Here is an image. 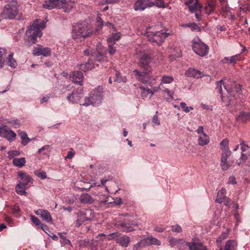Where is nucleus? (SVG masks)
<instances>
[{"label": "nucleus", "mask_w": 250, "mask_h": 250, "mask_svg": "<svg viewBox=\"0 0 250 250\" xmlns=\"http://www.w3.org/2000/svg\"><path fill=\"white\" fill-rule=\"evenodd\" d=\"M117 236V232H114V233H111L110 234H108L107 235H106L104 233H101L97 235V236L96 237L97 239V240H96V241H103L104 239H106V240H112V239H114L115 238V237Z\"/></svg>", "instance_id": "26"}, {"label": "nucleus", "mask_w": 250, "mask_h": 250, "mask_svg": "<svg viewBox=\"0 0 250 250\" xmlns=\"http://www.w3.org/2000/svg\"><path fill=\"white\" fill-rule=\"evenodd\" d=\"M154 6L155 5L158 8H164L167 6L164 0H155L153 1Z\"/></svg>", "instance_id": "45"}, {"label": "nucleus", "mask_w": 250, "mask_h": 250, "mask_svg": "<svg viewBox=\"0 0 250 250\" xmlns=\"http://www.w3.org/2000/svg\"><path fill=\"white\" fill-rule=\"evenodd\" d=\"M133 72L137 77V79L139 81L144 83H147L149 79L148 73L150 72L145 71V72H140L137 69H135Z\"/></svg>", "instance_id": "18"}, {"label": "nucleus", "mask_w": 250, "mask_h": 250, "mask_svg": "<svg viewBox=\"0 0 250 250\" xmlns=\"http://www.w3.org/2000/svg\"><path fill=\"white\" fill-rule=\"evenodd\" d=\"M33 55L34 56L43 55L44 57H48L51 55V49L49 47H43L42 46H39L34 48Z\"/></svg>", "instance_id": "17"}, {"label": "nucleus", "mask_w": 250, "mask_h": 250, "mask_svg": "<svg viewBox=\"0 0 250 250\" xmlns=\"http://www.w3.org/2000/svg\"><path fill=\"white\" fill-rule=\"evenodd\" d=\"M182 240L181 239H176L172 237L170 239L169 242L170 243V245L171 247H173L176 245L177 244L180 243L181 242H182Z\"/></svg>", "instance_id": "54"}, {"label": "nucleus", "mask_w": 250, "mask_h": 250, "mask_svg": "<svg viewBox=\"0 0 250 250\" xmlns=\"http://www.w3.org/2000/svg\"><path fill=\"white\" fill-rule=\"evenodd\" d=\"M113 44L110 43H108L109 53L111 55L114 54L116 52V49L113 47Z\"/></svg>", "instance_id": "55"}, {"label": "nucleus", "mask_w": 250, "mask_h": 250, "mask_svg": "<svg viewBox=\"0 0 250 250\" xmlns=\"http://www.w3.org/2000/svg\"><path fill=\"white\" fill-rule=\"evenodd\" d=\"M76 226L79 227L85 221H89L94 217L93 211L90 209H83L77 212Z\"/></svg>", "instance_id": "6"}, {"label": "nucleus", "mask_w": 250, "mask_h": 250, "mask_svg": "<svg viewBox=\"0 0 250 250\" xmlns=\"http://www.w3.org/2000/svg\"><path fill=\"white\" fill-rule=\"evenodd\" d=\"M35 213L45 222L50 224L53 223L52 216L48 210L40 208L35 211Z\"/></svg>", "instance_id": "16"}, {"label": "nucleus", "mask_w": 250, "mask_h": 250, "mask_svg": "<svg viewBox=\"0 0 250 250\" xmlns=\"http://www.w3.org/2000/svg\"><path fill=\"white\" fill-rule=\"evenodd\" d=\"M120 0H102L100 3L101 5L105 4H114L119 3Z\"/></svg>", "instance_id": "44"}, {"label": "nucleus", "mask_w": 250, "mask_h": 250, "mask_svg": "<svg viewBox=\"0 0 250 250\" xmlns=\"http://www.w3.org/2000/svg\"><path fill=\"white\" fill-rule=\"evenodd\" d=\"M238 118L242 122H245L250 119V112L246 113L245 112H242L240 113Z\"/></svg>", "instance_id": "40"}, {"label": "nucleus", "mask_w": 250, "mask_h": 250, "mask_svg": "<svg viewBox=\"0 0 250 250\" xmlns=\"http://www.w3.org/2000/svg\"><path fill=\"white\" fill-rule=\"evenodd\" d=\"M96 242H97V241L94 240H92L91 241H88L86 246H89V247H94V246L96 247L97 246Z\"/></svg>", "instance_id": "61"}, {"label": "nucleus", "mask_w": 250, "mask_h": 250, "mask_svg": "<svg viewBox=\"0 0 250 250\" xmlns=\"http://www.w3.org/2000/svg\"><path fill=\"white\" fill-rule=\"evenodd\" d=\"M19 176L21 179L20 181H22L23 180V181L27 183V186H31L32 183V179L26 175L25 173H19Z\"/></svg>", "instance_id": "30"}, {"label": "nucleus", "mask_w": 250, "mask_h": 250, "mask_svg": "<svg viewBox=\"0 0 250 250\" xmlns=\"http://www.w3.org/2000/svg\"><path fill=\"white\" fill-rule=\"evenodd\" d=\"M103 88L98 86L90 93L89 97L84 99L83 103H80V105L88 106L89 105H98L100 104L103 99Z\"/></svg>", "instance_id": "4"}, {"label": "nucleus", "mask_w": 250, "mask_h": 250, "mask_svg": "<svg viewBox=\"0 0 250 250\" xmlns=\"http://www.w3.org/2000/svg\"><path fill=\"white\" fill-rule=\"evenodd\" d=\"M21 139V143L23 146H26L31 141V139L27 137V133L22 131L20 134Z\"/></svg>", "instance_id": "38"}, {"label": "nucleus", "mask_w": 250, "mask_h": 250, "mask_svg": "<svg viewBox=\"0 0 250 250\" xmlns=\"http://www.w3.org/2000/svg\"><path fill=\"white\" fill-rule=\"evenodd\" d=\"M140 89L141 90V96L144 98L148 96L151 98L153 95V92L147 87L140 86Z\"/></svg>", "instance_id": "29"}, {"label": "nucleus", "mask_w": 250, "mask_h": 250, "mask_svg": "<svg viewBox=\"0 0 250 250\" xmlns=\"http://www.w3.org/2000/svg\"><path fill=\"white\" fill-rule=\"evenodd\" d=\"M180 106L182 109L186 113H188L191 110L193 109V107L192 106H187L186 105V104L184 102H182L180 103Z\"/></svg>", "instance_id": "48"}, {"label": "nucleus", "mask_w": 250, "mask_h": 250, "mask_svg": "<svg viewBox=\"0 0 250 250\" xmlns=\"http://www.w3.org/2000/svg\"><path fill=\"white\" fill-rule=\"evenodd\" d=\"M171 227L172 230L174 232H180L182 231V228L178 225H173Z\"/></svg>", "instance_id": "57"}, {"label": "nucleus", "mask_w": 250, "mask_h": 250, "mask_svg": "<svg viewBox=\"0 0 250 250\" xmlns=\"http://www.w3.org/2000/svg\"><path fill=\"white\" fill-rule=\"evenodd\" d=\"M93 33V31L90 26L85 24L79 23L73 26L72 36L74 40L82 41L92 35Z\"/></svg>", "instance_id": "2"}, {"label": "nucleus", "mask_w": 250, "mask_h": 250, "mask_svg": "<svg viewBox=\"0 0 250 250\" xmlns=\"http://www.w3.org/2000/svg\"><path fill=\"white\" fill-rule=\"evenodd\" d=\"M231 153V152L230 149L222 151V156L221 158V160H222L223 162L227 161L228 158L230 156Z\"/></svg>", "instance_id": "41"}, {"label": "nucleus", "mask_w": 250, "mask_h": 250, "mask_svg": "<svg viewBox=\"0 0 250 250\" xmlns=\"http://www.w3.org/2000/svg\"><path fill=\"white\" fill-rule=\"evenodd\" d=\"M26 187L27 183H25L24 181H20V183L15 188L17 193L19 195L27 196L28 193L25 190Z\"/></svg>", "instance_id": "24"}, {"label": "nucleus", "mask_w": 250, "mask_h": 250, "mask_svg": "<svg viewBox=\"0 0 250 250\" xmlns=\"http://www.w3.org/2000/svg\"><path fill=\"white\" fill-rule=\"evenodd\" d=\"M222 81H223V80H221L216 83V84H217L216 89L221 94H222Z\"/></svg>", "instance_id": "58"}, {"label": "nucleus", "mask_w": 250, "mask_h": 250, "mask_svg": "<svg viewBox=\"0 0 250 250\" xmlns=\"http://www.w3.org/2000/svg\"><path fill=\"white\" fill-rule=\"evenodd\" d=\"M83 78V73L80 71H74L70 75V78L72 81L80 85H82Z\"/></svg>", "instance_id": "19"}, {"label": "nucleus", "mask_w": 250, "mask_h": 250, "mask_svg": "<svg viewBox=\"0 0 250 250\" xmlns=\"http://www.w3.org/2000/svg\"><path fill=\"white\" fill-rule=\"evenodd\" d=\"M119 228L124 232H128L133 230L132 224L127 221H124L118 224Z\"/></svg>", "instance_id": "23"}, {"label": "nucleus", "mask_w": 250, "mask_h": 250, "mask_svg": "<svg viewBox=\"0 0 250 250\" xmlns=\"http://www.w3.org/2000/svg\"><path fill=\"white\" fill-rule=\"evenodd\" d=\"M118 233H117V236L114 239L120 246L123 247H127L130 243V239L129 237L126 235H124L119 237Z\"/></svg>", "instance_id": "22"}, {"label": "nucleus", "mask_w": 250, "mask_h": 250, "mask_svg": "<svg viewBox=\"0 0 250 250\" xmlns=\"http://www.w3.org/2000/svg\"><path fill=\"white\" fill-rule=\"evenodd\" d=\"M79 200L81 203L84 204H91L94 201L91 195L87 193L82 194L80 197Z\"/></svg>", "instance_id": "28"}, {"label": "nucleus", "mask_w": 250, "mask_h": 250, "mask_svg": "<svg viewBox=\"0 0 250 250\" xmlns=\"http://www.w3.org/2000/svg\"><path fill=\"white\" fill-rule=\"evenodd\" d=\"M241 60L240 54H237L231 57H225L222 61V63L234 65L237 62Z\"/></svg>", "instance_id": "21"}, {"label": "nucleus", "mask_w": 250, "mask_h": 250, "mask_svg": "<svg viewBox=\"0 0 250 250\" xmlns=\"http://www.w3.org/2000/svg\"><path fill=\"white\" fill-rule=\"evenodd\" d=\"M226 189L224 188H222L221 190H220L217 193V196L216 199V202L219 203H222L223 202V199H227V197L226 196Z\"/></svg>", "instance_id": "31"}, {"label": "nucleus", "mask_w": 250, "mask_h": 250, "mask_svg": "<svg viewBox=\"0 0 250 250\" xmlns=\"http://www.w3.org/2000/svg\"><path fill=\"white\" fill-rule=\"evenodd\" d=\"M83 95V92L82 87L73 90L67 96V100L72 103H83L81 101V99Z\"/></svg>", "instance_id": "9"}, {"label": "nucleus", "mask_w": 250, "mask_h": 250, "mask_svg": "<svg viewBox=\"0 0 250 250\" xmlns=\"http://www.w3.org/2000/svg\"><path fill=\"white\" fill-rule=\"evenodd\" d=\"M7 123L11 125L14 128H18L21 126V124L18 120H8Z\"/></svg>", "instance_id": "49"}, {"label": "nucleus", "mask_w": 250, "mask_h": 250, "mask_svg": "<svg viewBox=\"0 0 250 250\" xmlns=\"http://www.w3.org/2000/svg\"><path fill=\"white\" fill-rule=\"evenodd\" d=\"M228 183L229 184H236V181L235 180V178L233 176H230L228 180Z\"/></svg>", "instance_id": "64"}, {"label": "nucleus", "mask_w": 250, "mask_h": 250, "mask_svg": "<svg viewBox=\"0 0 250 250\" xmlns=\"http://www.w3.org/2000/svg\"><path fill=\"white\" fill-rule=\"evenodd\" d=\"M174 81V78L168 75H163L161 79L160 84H162V87L164 88V92L166 93L171 99H173V92H171L164 85L165 84H170Z\"/></svg>", "instance_id": "12"}, {"label": "nucleus", "mask_w": 250, "mask_h": 250, "mask_svg": "<svg viewBox=\"0 0 250 250\" xmlns=\"http://www.w3.org/2000/svg\"><path fill=\"white\" fill-rule=\"evenodd\" d=\"M65 0H48L43 4V7L48 9L63 6L65 4Z\"/></svg>", "instance_id": "15"}, {"label": "nucleus", "mask_w": 250, "mask_h": 250, "mask_svg": "<svg viewBox=\"0 0 250 250\" xmlns=\"http://www.w3.org/2000/svg\"><path fill=\"white\" fill-rule=\"evenodd\" d=\"M17 0H10L8 3L5 5L3 14L9 19H14L18 15L19 11Z\"/></svg>", "instance_id": "5"}, {"label": "nucleus", "mask_w": 250, "mask_h": 250, "mask_svg": "<svg viewBox=\"0 0 250 250\" xmlns=\"http://www.w3.org/2000/svg\"><path fill=\"white\" fill-rule=\"evenodd\" d=\"M185 4L188 7L191 12H193L200 7L197 0H187L185 2Z\"/></svg>", "instance_id": "25"}, {"label": "nucleus", "mask_w": 250, "mask_h": 250, "mask_svg": "<svg viewBox=\"0 0 250 250\" xmlns=\"http://www.w3.org/2000/svg\"><path fill=\"white\" fill-rule=\"evenodd\" d=\"M58 235L60 238V243L62 246H64L65 245L69 244L71 246H72L71 243L69 240L66 238L65 236V233L64 232H60L58 233Z\"/></svg>", "instance_id": "33"}, {"label": "nucleus", "mask_w": 250, "mask_h": 250, "mask_svg": "<svg viewBox=\"0 0 250 250\" xmlns=\"http://www.w3.org/2000/svg\"><path fill=\"white\" fill-rule=\"evenodd\" d=\"M97 27L95 29V32H98L102 28V26L103 25V21H102V19L100 17H98L97 19Z\"/></svg>", "instance_id": "51"}, {"label": "nucleus", "mask_w": 250, "mask_h": 250, "mask_svg": "<svg viewBox=\"0 0 250 250\" xmlns=\"http://www.w3.org/2000/svg\"><path fill=\"white\" fill-rule=\"evenodd\" d=\"M154 6L152 0H137L134 3L133 8L135 11H144L147 8Z\"/></svg>", "instance_id": "11"}, {"label": "nucleus", "mask_w": 250, "mask_h": 250, "mask_svg": "<svg viewBox=\"0 0 250 250\" xmlns=\"http://www.w3.org/2000/svg\"><path fill=\"white\" fill-rule=\"evenodd\" d=\"M14 53L11 52L8 57V63L9 66L13 68H16L17 65L16 60L13 58Z\"/></svg>", "instance_id": "36"}, {"label": "nucleus", "mask_w": 250, "mask_h": 250, "mask_svg": "<svg viewBox=\"0 0 250 250\" xmlns=\"http://www.w3.org/2000/svg\"><path fill=\"white\" fill-rule=\"evenodd\" d=\"M30 217H31V220L32 222L36 226L39 227L42 224L40 220H39V219L38 217H37L34 215H31Z\"/></svg>", "instance_id": "52"}, {"label": "nucleus", "mask_w": 250, "mask_h": 250, "mask_svg": "<svg viewBox=\"0 0 250 250\" xmlns=\"http://www.w3.org/2000/svg\"><path fill=\"white\" fill-rule=\"evenodd\" d=\"M120 37L119 33L112 34L111 36L107 39L108 43L114 44L117 41L120 39Z\"/></svg>", "instance_id": "39"}, {"label": "nucleus", "mask_w": 250, "mask_h": 250, "mask_svg": "<svg viewBox=\"0 0 250 250\" xmlns=\"http://www.w3.org/2000/svg\"><path fill=\"white\" fill-rule=\"evenodd\" d=\"M209 142V138L206 134H202L199 135L198 138V143L200 146H205Z\"/></svg>", "instance_id": "32"}, {"label": "nucleus", "mask_w": 250, "mask_h": 250, "mask_svg": "<svg viewBox=\"0 0 250 250\" xmlns=\"http://www.w3.org/2000/svg\"><path fill=\"white\" fill-rule=\"evenodd\" d=\"M19 154V152L18 151H11L8 152L9 157L11 158L18 156Z\"/></svg>", "instance_id": "63"}, {"label": "nucleus", "mask_w": 250, "mask_h": 250, "mask_svg": "<svg viewBox=\"0 0 250 250\" xmlns=\"http://www.w3.org/2000/svg\"><path fill=\"white\" fill-rule=\"evenodd\" d=\"M192 49L197 55L203 57L208 53L209 48L207 44L199 40L197 42H193Z\"/></svg>", "instance_id": "8"}, {"label": "nucleus", "mask_w": 250, "mask_h": 250, "mask_svg": "<svg viewBox=\"0 0 250 250\" xmlns=\"http://www.w3.org/2000/svg\"><path fill=\"white\" fill-rule=\"evenodd\" d=\"M220 145L222 151L229 149V140L227 139H225L222 141Z\"/></svg>", "instance_id": "42"}, {"label": "nucleus", "mask_w": 250, "mask_h": 250, "mask_svg": "<svg viewBox=\"0 0 250 250\" xmlns=\"http://www.w3.org/2000/svg\"><path fill=\"white\" fill-rule=\"evenodd\" d=\"M95 66L94 63L90 61H89L86 63H82L80 65V68L81 70L84 72L89 70H91Z\"/></svg>", "instance_id": "35"}, {"label": "nucleus", "mask_w": 250, "mask_h": 250, "mask_svg": "<svg viewBox=\"0 0 250 250\" xmlns=\"http://www.w3.org/2000/svg\"><path fill=\"white\" fill-rule=\"evenodd\" d=\"M75 155V152L72 148H70L67 155L65 157L64 159H71L74 157Z\"/></svg>", "instance_id": "53"}, {"label": "nucleus", "mask_w": 250, "mask_h": 250, "mask_svg": "<svg viewBox=\"0 0 250 250\" xmlns=\"http://www.w3.org/2000/svg\"><path fill=\"white\" fill-rule=\"evenodd\" d=\"M13 163L15 166L21 167L24 165L25 160L24 158H16L13 159Z\"/></svg>", "instance_id": "37"}, {"label": "nucleus", "mask_w": 250, "mask_h": 250, "mask_svg": "<svg viewBox=\"0 0 250 250\" xmlns=\"http://www.w3.org/2000/svg\"><path fill=\"white\" fill-rule=\"evenodd\" d=\"M152 122L155 125H160V121L158 120V116L157 115H155L152 119Z\"/></svg>", "instance_id": "62"}, {"label": "nucleus", "mask_w": 250, "mask_h": 250, "mask_svg": "<svg viewBox=\"0 0 250 250\" xmlns=\"http://www.w3.org/2000/svg\"><path fill=\"white\" fill-rule=\"evenodd\" d=\"M151 90L153 92V94L155 92L158 91L159 90H162L164 92V88L162 86V84H160L158 86H155L152 88Z\"/></svg>", "instance_id": "56"}, {"label": "nucleus", "mask_w": 250, "mask_h": 250, "mask_svg": "<svg viewBox=\"0 0 250 250\" xmlns=\"http://www.w3.org/2000/svg\"><path fill=\"white\" fill-rule=\"evenodd\" d=\"M115 76H116V78L114 80V81L115 82H117L119 83H121V82H126V78L125 77H123L121 76L120 75V73L115 70Z\"/></svg>", "instance_id": "43"}, {"label": "nucleus", "mask_w": 250, "mask_h": 250, "mask_svg": "<svg viewBox=\"0 0 250 250\" xmlns=\"http://www.w3.org/2000/svg\"><path fill=\"white\" fill-rule=\"evenodd\" d=\"M186 75L188 77H193L195 78H199L202 77L201 72L193 68H189L186 72Z\"/></svg>", "instance_id": "27"}, {"label": "nucleus", "mask_w": 250, "mask_h": 250, "mask_svg": "<svg viewBox=\"0 0 250 250\" xmlns=\"http://www.w3.org/2000/svg\"><path fill=\"white\" fill-rule=\"evenodd\" d=\"M0 135L9 141L14 140L16 137V134L6 125L0 127Z\"/></svg>", "instance_id": "14"}, {"label": "nucleus", "mask_w": 250, "mask_h": 250, "mask_svg": "<svg viewBox=\"0 0 250 250\" xmlns=\"http://www.w3.org/2000/svg\"><path fill=\"white\" fill-rule=\"evenodd\" d=\"M45 23L43 21H40L36 20L29 25L26 32V36L28 37L29 41L34 44L36 42L37 38L42 36L41 29L45 28Z\"/></svg>", "instance_id": "1"}, {"label": "nucleus", "mask_w": 250, "mask_h": 250, "mask_svg": "<svg viewBox=\"0 0 250 250\" xmlns=\"http://www.w3.org/2000/svg\"><path fill=\"white\" fill-rule=\"evenodd\" d=\"M220 165L223 170H227L231 166V164H230V162L228 161V160L225 161L224 162H223L222 160H221Z\"/></svg>", "instance_id": "46"}, {"label": "nucleus", "mask_w": 250, "mask_h": 250, "mask_svg": "<svg viewBox=\"0 0 250 250\" xmlns=\"http://www.w3.org/2000/svg\"><path fill=\"white\" fill-rule=\"evenodd\" d=\"M94 52V51H93V50L90 49H87L84 51V54L85 55L89 56L90 55L92 58L94 56V55H93Z\"/></svg>", "instance_id": "59"}, {"label": "nucleus", "mask_w": 250, "mask_h": 250, "mask_svg": "<svg viewBox=\"0 0 250 250\" xmlns=\"http://www.w3.org/2000/svg\"><path fill=\"white\" fill-rule=\"evenodd\" d=\"M51 94L46 95L45 96L43 97L42 98L40 102L41 104L47 102L49 99L50 98Z\"/></svg>", "instance_id": "60"}, {"label": "nucleus", "mask_w": 250, "mask_h": 250, "mask_svg": "<svg viewBox=\"0 0 250 250\" xmlns=\"http://www.w3.org/2000/svg\"><path fill=\"white\" fill-rule=\"evenodd\" d=\"M237 244L235 241L229 240L226 243L223 250H235Z\"/></svg>", "instance_id": "34"}, {"label": "nucleus", "mask_w": 250, "mask_h": 250, "mask_svg": "<svg viewBox=\"0 0 250 250\" xmlns=\"http://www.w3.org/2000/svg\"><path fill=\"white\" fill-rule=\"evenodd\" d=\"M93 55H94V56L92 58H93L94 59H95L96 61L97 62H100L104 60V57L103 55H102L101 53L99 52L96 53L95 52H94Z\"/></svg>", "instance_id": "50"}, {"label": "nucleus", "mask_w": 250, "mask_h": 250, "mask_svg": "<svg viewBox=\"0 0 250 250\" xmlns=\"http://www.w3.org/2000/svg\"><path fill=\"white\" fill-rule=\"evenodd\" d=\"M151 56L148 54H144L140 58L139 65L145 71L151 72Z\"/></svg>", "instance_id": "10"}, {"label": "nucleus", "mask_w": 250, "mask_h": 250, "mask_svg": "<svg viewBox=\"0 0 250 250\" xmlns=\"http://www.w3.org/2000/svg\"><path fill=\"white\" fill-rule=\"evenodd\" d=\"M161 245V242L156 238L153 237H147L141 240L140 242L136 244L133 246V250H138L140 248H143L150 245Z\"/></svg>", "instance_id": "7"}, {"label": "nucleus", "mask_w": 250, "mask_h": 250, "mask_svg": "<svg viewBox=\"0 0 250 250\" xmlns=\"http://www.w3.org/2000/svg\"><path fill=\"white\" fill-rule=\"evenodd\" d=\"M183 244L188 246L190 250H207L206 246L198 240L193 239L191 242H183Z\"/></svg>", "instance_id": "13"}, {"label": "nucleus", "mask_w": 250, "mask_h": 250, "mask_svg": "<svg viewBox=\"0 0 250 250\" xmlns=\"http://www.w3.org/2000/svg\"><path fill=\"white\" fill-rule=\"evenodd\" d=\"M156 26L148 27L146 28V35L149 41L158 45L164 42L165 39L168 37V33L163 31H157Z\"/></svg>", "instance_id": "3"}, {"label": "nucleus", "mask_w": 250, "mask_h": 250, "mask_svg": "<svg viewBox=\"0 0 250 250\" xmlns=\"http://www.w3.org/2000/svg\"><path fill=\"white\" fill-rule=\"evenodd\" d=\"M241 149L242 150L241 153V161L240 162L237 163L238 165H240L242 161H244L246 159H247L248 157V155L250 153V147L246 144L241 143Z\"/></svg>", "instance_id": "20"}, {"label": "nucleus", "mask_w": 250, "mask_h": 250, "mask_svg": "<svg viewBox=\"0 0 250 250\" xmlns=\"http://www.w3.org/2000/svg\"><path fill=\"white\" fill-rule=\"evenodd\" d=\"M214 4L212 2H209L208 5L205 7L206 13L210 14L214 10Z\"/></svg>", "instance_id": "47"}]
</instances>
